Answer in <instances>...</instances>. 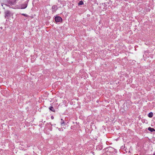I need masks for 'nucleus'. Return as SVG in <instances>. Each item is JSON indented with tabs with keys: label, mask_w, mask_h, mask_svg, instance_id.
I'll return each mask as SVG.
<instances>
[{
	"label": "nucleus",
	"mask_w": 155,
	"mask_h": 155,
	"mask_svg": "<svg viewBox=\"0 0 155 155\" xmlns=\"http://www.w3.org/2000/svg\"><path fill=\"white\" fill-rule=\"evenodd\" d=\"M55 20L56 22H60L62 21V19L59 16H56L55 18Z\"/></svg>",
	"instance_id": "obj_1"
},
{
	"label": "nucleus",
	"mask_w": 155,
	"mask_h": 155,
	"mask_svg": "<svg viewBox=\"0 0 155 155\" xmlns=\"http://www.w3.org/2000/svg\"><path fill=\"white\" fill-rule=\"evenodd\" d=\"M28 2H25L24 3L21 4V9H25L26 8L27 6L28 5Z\"/></svg>",
	"instance_id": "obj_2"
},
{
	"label": "nucleus",
	"mask_w": 155,
	"mask_h": 155,
	"mask_svg": "<svg viewBox=\"0 0 155 155\" xmlns=\"http://www.w3.org/2000/svg\"><path fill=\"white\" fill-rule=\"evenodd\" d=\"M52 11L55 12L57 9V6L56 5H54L52 7Z\"/></svg>",
	"instance_id": "obj_3"
},
{
	"label": "nucleus",
	"mask_w": 155,
	"mask_h": 155,
	"mask_svg": "<svg viewBox=\"0 0 155 155\" xmlns=\"http://www.w3.org/2000/svg\"><path fill=\"white\" fill-rule=\"evenodd\" d=\"M10 13L9 11H7L5 12V17H8L10 15Z\"/></svg>",
	"instance_id": "obj_4"
},
{
	"label": "nucleus",
	"mask_w": 155,
	"mask_h": 155,
	"mask_svg": "<svg viewBox=\"0 0 155 155\" xmlns=\"http://www.w3.org/2000/svg\"><path fill=\"white\" fill-rule=\"evenodd\" d=\"M61 126H63L64 125H65L64 122V121L62 119H61Z\"/></svg>",
	"instance_id": "obj_5"
},
{
	"label": "nucleus",
	"mask_w": 155,
	"mask_h": 155,
	"mask_svg": "<svg viewBox=\"0 0 155 155\" xmlns=\"http://www.w3.org/2000/svg\"><path fill=\"white\" fill-rule=\"evenodd\" d=\"M148 130L150 131L151 132H153V131H155V130H154V129L153 128H151L150 127H148Z\"/></svg>",
	"instance_id": "obj_6"
},
{
	"label": "nucleus",
	"mask_w": 155,
	"mask_h": 155,
	"mask_svg": "<svg viewBox=\"0 0 155 155\" xmlns=\"http://www.w3.org/2000/svg\"><path fill=\"white\" fill-rule=\"evenodd\" d=\"M153 113L151 112L149 113V114H148V116L149 117H153Z\"/></svg>",
	"instance_id": "obj_7"
},
{
	"label": "nucleus",
	"mask_w": 155,
	"mask_h": 155,
	"mask_svg": "<svg viewBox=\"0 0 155 155\" xmlns=\"http://www.w3.org/2000/svg\"><path fill=\"white\" fill-rule=\"evenodd\" d=\"M49 109L50 110H51L52 111L54 112L55 110H54V108L53 107L51 106L49 107Z\"/></svg>",
	"instance_id": "obj_8"
},
{
	"label": "nucleus",
	"mask_w": 155,
	"mask_h": 155,
	"mask_svg": "<svg viewBox=\"0 0 155 155\" xmlns=\"http://www.w3.org/2000/svg\"><path fill=\"white\" fill-rule=\"evenodd\" d=\"M16 0H10V2L12 4H14Z\"/></svg>",
	"instance_id": "obj_9"
},
{
	"label": "nucleus",
	"mask_w": 155,
	"mask_h": 155,
	"mask_svg": "<svg viewBox=\"0 0 155 155\" xmlns=\"http://www.w3.org/2000/svg\"><path fill=\"white\" fill-rule=\"evenodd\" d=\"M84 4L83 2L82 1H80L78 3V5H81Z\"/></svg>",
	"instance_id": "obj_10"
},
{
	"label": "nucleus",
	"mask_w": 155,
	"mask_h": 155,
	"mask_svg": "<svg viewBox=\"0 0 155 155\" xmlns=\"http://www.w3.org/2000/svg\"><path fill=\"white\" fill-rule=\"evenodd\" d=\"M56 128L58 129L59 131H60L61 132V131H63V129H62V130H61V128H59L58 127H57Z\"/></svg>",
	"instance_id": "obj_11"
},
{
	"label": "nucleus",
	"mask_w": 155,
	"mask_h": 155,
	"mask_svg": "<svg viewBox=\"0 0 155 155\" xmlns=\"http://www.w3.org/2000/svg\"><path fill=\"white\" fill-rule=\"evenodd\" d=\"M22 15L26 17L28 16V15L25 14H22Z\"/></svg>",
	"instance_id": "obj_12"
},
{
	"label": "nucleus",
	"mask_w": 155,
	"mask_h": 155,
	"mask_svg": "<svg viewBox=\"0 0 155 155\" xmlns=\"http://www.w3.org/2000/svg\"><path fill=\"white\" fill-rule=\"evenodd\" d=\"M51 118L52 119H53L54 118V117L53 116H51Z\"/></svg>",
	"instance_id": "obj_13"
},
{
	"label": "nucleus",
	"mask_w": 155,
	"mask_h": 155,
	"mask_svg": "<svg viewBox=\"0 0 155 155\" xmlns=\"http://www.w3.org/2000/svg\"><path fill=\"white\" fill-rule=\"evenodd\" d=\"M153 155H155V152L153 153Z\"/></svg>",
	"instance_id": "obj_14"
}]
</instances>
